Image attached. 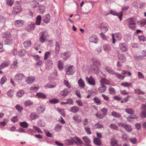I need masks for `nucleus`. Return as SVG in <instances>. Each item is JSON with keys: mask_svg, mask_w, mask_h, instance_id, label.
Returning a JSON list of instances; mask_svg holds the SVG:
<instances>
[{"mask_svg": "<svg viewBox=\"0 0 146 146\" xmlns=\"http://www.w3.org/2000/svg\"><path fill=\"white\" fill-rule=\"evenodd\" d=\"M41 19V16L40 15L38 16L36 18V24L39 25L40 23Z\"/></svg>", "mask_w": 146, "mask_h": 146, "instance_id": "obj_35", "label": "nucleus"}, {"mask_svg": "<svg viewBox=\"0 0 146 146\" xmlns=\"http://www.w3.org/2000/svg\"><path fill=\"white\" fill-rule=\"evenodd\" d=\"M35 28V24L31 23L30 24L28 25L26 27V29L29 31L33 30Z\"/></svg>", "mask_w": 146, "mask_h": 146, "instance_id": "obj_19", "label": "nucleus"}, {"mask_svg": "<svg viewBox=\"0 0 146 146\" xmlns=\"http://www.w3.org/2000/svg\"><path fill=\"white\" fill-rule=\"evenodd\" d=\"M100 82L101 85H104V84L109 85L110 84V82L109 80L103 77L101 78Z\"/></svg>", "mask_w": 146, "mask_h": 146, "instance_id": "obj_15", "label": "nucleus"}, {"mask_svg": "<svg viewBox=\"0 0 146 146\" xmlns=\"http://www.w3.org/2000/svg\"><path fill=\"white\" fill-rule=\"evenodd\" d=\"M111 115L116 117H119L121 116V115L119 113L115 111H113L111 113Z\"/></svg>", "mask_w": 146, "mask_h": 146, "instance_id": "obj_51", "label": "nucleus"}, {"mask_svg": "<svg viewBox=\"0 0 146 146\" xmlns=\"http://www.w3.org/2000/svg\"><path fill=\"white\" fill-rule=\"evenodd\" d=\"M108 27V24L106 23H101L100 26L101 31L104 33H106L107 31Z\"/></svg>", "mask_w": 146, "mask_h": 146, "instance_id": "obj_5", "label": "nucleus"}, {"mask_svg": "<svg viewBox=\"0 0 146 146\" xmlns=\"http://www.w3.org/2000/svg\"><path fill=\"white\" fill-rule=\"evenodd\" d=\"M26 54V51L24 49H22L18 52V55L21 56H23Z\"/></svg>", "mask_w": 146, "mask_h": 146, "instance_id": "obj_40", "label": "nucleus"}, {"mask_svg": "<svg viewBox=\"0 0 146 146\" xmlns=\"http://www.w3.org/2000/svg\"><path fill=\"white\" fill-rule=\"evenodd\" d=\"M105 69L109 73L111 74L114 75L115 74V71L112 70L111 67L108 66H107L105 68Z\"/></svg>", "mask_w": 146, "mask_h": 146, "instance_id": "obj_25", "label": "nucleus"}, {"mask_svg": "<svg viewBox=\"0 0 146 146\" xmlns=\"http://www.w3.org/2000/svg\"><path fill=\"white\" fill-rule=\"evenodd\" d=\"M111 144L112 146H120L117 144L116 141L114 139H111Z\"/></svg>", "mask_w": 146, "mask_h": 146, "instance_id": "obj_47", "label": "nucleus"}, {"mask_svg": "<svg viewBox=\"0 0 146 146\" xmlns=\"http://www.w3.org/2000/svg\"><path fill=\"white\" fill-rule=\"evenodd\" d=\"M108 112L107 109L105 108H104L102 109L100 111V112L103 114L105 116L107 115Z\"/></svg>", "mask_w": 146, "mask_h": 146, "instance_id": "obj_49", "label": "nucleus"}, {"mask_svg": "<svg viewBox=\"0 0 146 146\" xmlns=\"http://www.w3.org/2000/svg\"><path fill=\"white\" fill-rule=\"evenodd\" d=\"M36 96L40 98L44 99L46 98V95L43 93H37Z\"/></svg>", "mask_w": 146, "mask_h": 146, "instance_id": "obj_33", "label": "nucleus"}, {"mask_svg": "<svg viewBox=\"0 0 146 146\" xmlns=\"http://www.w3.org/2000/svg\"><path fill=\"white\" fill-rule=\"evenodd\" d=\"M79 86L81 88H84L85 86L84 82L82 80V78H80L78 81Z\"/></svg>", "mask_w": 146, "mask_h": 146, "instance_id": "obj_28", "label": "nucleus"}, {"mask_svg": "<svg viewBox=\"0 0 146 146\" xmlns=\"http://www.w3.org/2000/svg\"><path fill=\"white\" fill-rule=\"evenodd\" d=\"M14 2V0H7L6 3L7 5L11 6L13 5Z\"/></svg>", "mask_w": 146, "mask_h": 146, "instance_id": "obj_53", "label": "nucleus"}, {"mask_svg": "<svg viewBox=\"0 0 146 146\" xmlns=\"http://www.w3.org/2000/svg\"><path fill=\"white\" fill-rule=\"evenodd\" d=\"M86 79L89 84L90 85H95V82L93 77L91 76L89 78L86 77Z\"/></svg>", "mask_w": 146, "mask_h": 146, "instance_id": "obj_10", "label": "nucleus"}, {"mask_svg": "<svg viewBox=\"0 0 146 146\" xmlns=\"http://www.w3.org/2000/svg\"><path fill=\"white\" fill-rule=\"evenodd\" d=\"M82 139L84 142H86V143H90L91 141L89 138L86 136L83 137Z\"/></svg>", "mask_w": 146, "mask_h": 146, "instance_id": "obj_42", "label": "nucleus"}, {"mask_svg": "<svg viewBox=\"0 0 146 146\" xmlns=\"http://www.w3.org/2000/svg\"><path fill=\"white\" fill-rule=\"evenodd\" d=\"M98 40V37L94 35L90 37L89 38L90 42L96 43Z\"/></svg>", "mask_w": 146, "mask_h": 146, "instance_id": "obj_18", "label": "nucleus"}, {"mask_svg": "<svg viewBox=\"0 0 146 146\" xmlns=\"http://www.w3.org/2000/svg\"><path fill=\"white\" fill-rule=\"evenodd\" d=\"M66 74L68 75H72L75 72L74 67L71 66L66 70Z\"/></svg>", "mask_w": 146, "mask_h": 146, "instance_id": "obj_3", "label": "nucleus"}, {"mask_svg": "<svg viewBox=\"0 0 146 146\" xmlns=\"http://www.w3.org/2000/svg\"><path fill=\"white\" fill-rule=\"evenodd\" d=\"M125 111L127 113L132 114L134 112V110L131 108H127L125 110Z\"/></svg>", "mask_w": 146, "mask_h": 146, "instance_id": "obj_54", "label": "nucleus"}, {"mask_svg": "<svg viewBox=\"0 0 146 146\" xmlns=\"http://www.w3.org/2000/svg\"><path fill=\"white\" fill-rule=\"evenodd\" d=\"M2 37L3 38H9L11 37V35L10 32H7L2 34Z\"/></svg>", "mask_w": 146, "mask_h": 146, "instance_id": "obj_31", "label": "nucleus"}, {"mask_svg": "<svg viewBox=\"0 0 146 146\" xmlns=\"http://www.w3.org/2000/svg\"><path fill=\"white\" fill-rule=\"evenodd\" d=\"M48 36V33L45 31H43L41 35L40 40L41 43H43L46 40V38Z\"/></svg>", "mask_w": 146, "mask_h": 146, "instance_id": "obj_9", "label": "nucleus"}, {"mask_svg": "<svg viewBox=\"0 0 146 146\" xmlns=\"http://www.w3.org/2000/svg\"><path fill=\"white\" fill-rule=\"evenodd\" d=\"M22 11V8L20 6H16L13 7L12 12L14 15L19 14Z\"/></svg>", "mask_w": 146, "mask_h": 146, "instance_id": "obj_1", "label": "nucleus"}, {"mask_svg": "<svg viewBox=\"0 0 146 146\" xmlns=\"http://www.w3.org/2000/svg\"><path fill=\"white\" fill-rule=\"evenodd\" d=\"M10 63L8 61L4 62L0 65V69L1 70L3 68L8 67L10 65Z\"/></svg>", "mask_w": 146, "mask_h": 146, "instance_id": "obj_21", "label": "nucleus"}, {"mask_svg": "<svg viewBox=\"0 0 146 146\" xmlns=\"http://www.w3.org/2000/svg\"><path fill=\"white\" fill-rule=\"evenodd\" d=\"M25 77L22 73L17 74L15 76V80L18 82H21L24 79Z\"/></svg>", "mask_w": 146, "mask_h": 146, "instance_id": "obj_2", "label": "nucleus"}, {"mask_svg": "<svg viewBox=\"0 0 146 146\" xmlns=\"http://www.w3.org/2000/svg\"><path fill=\"white\" fill-rule=\"evenodd\" d=\"M103 125L101 122H98L96 123L94 125V127L95 128H98L103 127Z\"/></svg>", "mask_w": 146, "mask_h": 146, "instance_id": "obj_36", "label": "nucleus"}, {"mask_svg": "<svg viewBox=\"0 0 146 146\" xmlns=\"http://www.w3.org/2000/svg\"><path fill=\"white\" fill-rule=\"evenodd\" d=\"M35 79V77L30 76L27 78L25 80L27 84H31L34 81Z\"/></svg>", "mask_w": 146, "mask_h": 146, "instance_id": "obj_13", "label": "nucleus"}, {"mask_svg": "<svg viewBox=\"0 0 146 146\" xmlns=\"http://www.w3.org/2000/svg\"><path fill=\"white\" fill-rule=\"evenodd\" d=\"M103 48L104 50L106 52H109L111 50V47L109 44H105L103 45Z\"/></svg>", "mask_w": 146, "mask_h": 146, "instance_id": "obj_27", "label": "nucleus"}, {"mask_svg": "<svg viewBox=\"0 0 146 146\" xmlns=\"http://www.w3.org/2000/svg\"><path fill=\"white\" fill-rule=\"evenodd\" d=\"M50 16L47 14L44 16L43 17V21L46 23H48L50 21Z\"/></svg>", "mask_w": 146, "mask_h": 146, "instance_id": "obj_32", "label": "nucleus"}, {"mask_svg": "<svg viewBox=\"0 0 146 146\" xmlns=\"http://www.w3.org/2000/svg\"><path fill=\"white\" fill-rule=\"evenodd\" d=\"M32 42L31 40H28L24 41L23 44L24 48H29L31 46Z\"/></svg>", "mask_w": 146, "mask_h": 146, "instance_id": "obj_16", "label": "nucleus"}, {"mask_svg": "<svg viewBox=\"0 0 146 146\" xmlns=\"http://www.w3.org/2000/svg\"><path fill=\"white\" fill-rule=\"evenodd\" d=\"M45 109V107L44 106H39L37 110V112L38 113L41 114L43 113Z\"/></svg>", "mask_w": 146, "mask_h": 146, "instance_id": "obj_22", "label": "nucleus"}, {"mask_svg": "<svg viewBox=\"0 0 146 146\" xmlns=\"http://www.w3.org/2000/svg\"><path fill=\"white\" fill-rule=\"evenodd\" d=\"M135 92L138 95L144 94L145 93L144 92L138 89H135Z\"/></svg>", "mask_w": 146, "mask_h": 146, "instance_id": "obj_58", "label": "nucleus"}, {"mask_svg": "<svg viewBox=\"0 0 146 146\" xmlns=\"http://www.w3.org/2000/svg\"><path fill=\"white\" fill-rule=\"evenodd\" d=\"M94 65L95 66V67H94V70H96L100 66L101 63L100 62L97 60H95L94 62Z\"/></svg>", "mask_w": 146, "mask_h": 146, "instance_id": "obj_30", "label": "nucleus"}, {"mask_svg": "<svg viewBox=\"0 0 146 146\" xmlns=\"http://www.w3.org/2000/svg\"><path fill=\"white\" fill-rule=\"evenodd\" d=\"M109 93L112 95L114 94L115 93V90L114 88L110 87L109 89Z\"/></svg>", "mask_w": 146, "mask_h": 146, "instance_id": "obj_50", "label": "nucleus"}, {"mask_svg": "<svg viewBox=\"0 0 146 146\" xmlns=\"http://www.w3.org/2000/svg\"><path fill=\"white\" fill-rule=\"evenodd\" d=\"M7 80V79L5 76H3L1 79L0 84L2 85H3V84L6 82Z\"/></svg>", "mask_w": 146, "mask_h": 146, "instance_id": "obj_63", "label": "nucleus"}, {"mask_svg": "<svg viewBox=\"0 0 146 146\" xmlns=\"http://www.w3.org/2000/svg\"><path fill=\"white\" fill-rule=\"evenodd\" d=\"M95 115L98 118L100 119H102L105 117L103 114H102L101 112L100 113H97L95 114Z\"/></svg>", "mask_w": 146, "mask_h": 146, "instance_id": "obj_55", "label": "nucleus"}, {"mask_svg": "<svg viewBox=\"0 0 146 146\" xmlns=\"http://www.w3.org/2000/svg\"><path fill=\"white\" fill-rule=\"evenodd\" d=\"M112 37L113 43H115V40L114 38V36H115V37L118 40H120L121 38V34L119 33H116L115 34V35L112 34Z\"/></svg>", "mask_w": 146, "mask_h": 146, "instance_id": "obj_11", "label": "nucleus"}, {"mask_svg": "<svg viewBox=\"0 0 146 146\" xmlns=\"http://www.w3.org/2000/svg\"><path fill=\"white\" fill-rule=\"evenodd\" d=\"M38 117L39 116L35 113H32L30 116V118L31 120H34Z\"/></svg>", "mask_w": 146, "mask_h": 146, "instance_id": "obj_37", "label": "nucleus"}, {"mask_svg": "<svg viewBox=\"0 0 146 146\" xmlns=\"http://www.w3.org/2000/svg\"><path fill=\"white\" fill-rule=\"evenodd\" d=\"M119 48L120 50L123 52L127 51L128 49L127 45L124 43L120 44Z\"/></svg>", "mask_w": 146, "mask_h": 146, "instance_id": "obj_7", "label": "nucleus"}, {"mask_svg": "<svg viewBox=\"0 0 146 146\" xmlns=\"http://www.w3.org/2000/svg\"><path fill=\"white\" fill-rule=\"evenodd\" d=\"M79 110V108L76 106H73L71 108L70 111L73 113H76Z\"/></svg>", "mask_w": 146, "mask_h": 146, "instance_id": "obj_24", "label": "nucleus"}, {"mask_svg": "<svg viewBox=\"0 0 146 146\" xmlns=\"http://www.w3.org/2000/svg\"><path fill=\"white\" fill-rule=\"evenodd\" d=\"M63 83L68 88H71V86L68 81L64 79Z\"/></svg>", "mask_w": 146, "mask_h": 146, "instance_id": "obj_46", "label": "nucleus"}, {"mask_svg": "<svg viewBox=\"0 0 146 146\" xmlns=\"http://www.w3.org/2000/svg\"><path fill=\"white\" fill-rule=\"evenodd\" d=\"M94 102L98 104H101V101L97 97H96L94 98Z\"/></svg>", "mask_w": 146, "mask_h": 146, "instance_id": "obj_61", "label": "nucleus"}, {"mask_svg": "<svg viewBox=\"0 0 146 146\" xmlns=\"http://www.w3.org/2000/svg\"><path fill=\"white\" fill-rule=\"evenodd\" d=\"M94 143L97 145H100L101 144L100 140L98 138H95L94 140Z\"/></svg>", "mask_w": 146, "mask_h": 146, "instance_id": "obj_39", "label": "nucleus"}, {"mask_svg": "<svg viewBox=\"0 0 146 146\" xmlns=\"http://www.w3.org/2000/svg\"><path fill=\"white\" fill-rule=\"evenodd\" d=\"M58 66L60 70H62L63 68V63L62 60H59L58 61Z\"/></svg>", "mask_w": 146, "mask_h": 146, "instance_id": "obj_26", "label": "nucleus"}, {"mask_svg": "<svg viewBox=\"0 0 146 146\" xmlns=\"http://www.w3.org/2000/svg\"><path fill=\"white\" fill-rule=\"evenodd\" d=\"M24 24V21L21 20H19L15 21V24L16 27H21Z\"/></svg>", "mask_w": 146, "mask_h": 146, "instance_id": "obj_14", "label": "nucleus"}, {"mask_svg": "<svg viewBox=\"0 0 146 146\" xmlns=\"http://www.w3.org/2000/svg\"><path fill=\"white\" fill-rule=\"evenodd\" d=\"M114 75H115L118 78L121 80L123 79L125 77L124 76H123L121 74L117 73L115 72Z\"/></svg>", "mask_w": 146, "mask_h": 146, "instance_id": "obj_56", "label": "nucleus"}, {"mask_svg": "<svg viewBox=\"0 0 146 146\" xmlns=\"http://www.w3.org/2000/svg\"><path fill=\"white\" fill-rule=\"evenodd\" d=\"M4 42L7 44L11 45L13 44L12 39H6L5 40Z\"/></svg>", "mask_w": 146, "mask_h": 146, "instance_id": "obj_52", "label": "nucleus"}, {"mask_svg": "<svg viewBox=\"0 0 146 146\" xmlns=\"http://www.w3.org/2000/svg\"><path fill=\"white\" fill-rule=\"evenodd\" d=\"M118 56L119 59L122 63L124 62L126 60V58L123 54H119Z\"/></svg>", "mask_w": 146, "mask_h": 146, "instance_id": "obj_23", "label": "nucleus"}, {"mask_svg": "<svg viewBox=\"0 0 146 146\" xmlns=\"http://www.w3.org/2000/svg\"><path fill=\"white\" fill-rule=\"evenodd\" d=\"M39 11L41 13H43L45 10V7L42 5L39 7Z\"/></svg>", "mask_w": 146, "mask_h": 146, "instance_id": "obj_60", "label": "nucleus"}, {"mask_svg": "<svg viewBox=\"0 0 146 146\" xmlns=\"http://www.w3.org/2000/svg\"><path fill=\"white\" fill-rule=\"evenodd\" d=\"M20 125L24 128H27L28 126V124L25 121L20 123Z\"/></svg>", "mask_w": 146, "mask_h": 146, "instance_id": "obj_48", "label": "nucleus"}, {"mask_svg": "<svg viewBox=\"0 0 146 146\" xmlns=\"http://www.w3.org/2000/svg\"><path fill=\"white\" fill-rule=\"evenodd\" d=\"M24 91L22 90H21L18 91L17 93V96L19 97H21L24 94Z\"/></svg>", "mask_w": 146, "mask_h": 146, "instance_id": "obj_43", "label": "nucleus"}, {"mask_svg": "<svg viewBox=\"0 0 146 146\" xmlns=\"http://www.w3.org/2000/svg\"><path fill=\"white\" fill-rule=\"evenodd\" d=\"M56 85V84L54 82H50L47 84L45 87L46 88H52L54 87Z\"/></svg>", "mask_w": 146, "mask_h": 146, "instance_id": "obj_29", "label": "nucleus"}, {"mask_svg": "<svg viewBox=\"0 0 146 146\" xmlns=\"http://www.w3.org/2000/svg\"><path fill=\"white\" fill-rule=\"evenodd\" d=\"M141 117L142 118L146 117V111L143 110L141 111L140 113Z\"/></svg>", "mask_w": 146, "mask_h": 146, "instance_id": "obj_59", "label": "nucleus"}, {"mask_svg": "<svg viewBox=\"0 0 146 146\" xmlns=\"http://www.w3.org/2000/svg\"><path fill=\"white\" fill-rule=\"evenodd\" d=\"M110 127L111 129L115 130H117L118 128V127L116 125L113 124H111Z\"/></svg>", "mask_w": 146, "mask_h": 146, "instance_id": "obj_64", "label": "nucleus"}, {"mask_svg": "<svg viewBox=\"0 0 146 146\" xmlns=\"http://www.w3.org/2000/svg\"><path fill=\"white\" fill-rule=\"evenodd\" d=\"M70 54L68 52H65L61 54V56L63 60L65 61L67 59V58L69 57Z\"/></svg>", "mask_w": 146, "mask_h": 146, "instance_id": "obj_20", "label": "nucleus"}, {"mask_svg": "<svg viewBox=\"0 0 146 146\" xmlns=\"http://www.w3.org/2000/svg\"><path fill=\"white\" fill-rule=\"evenodd\" d=\"M18 62L17 60H15L13 62L11 65V67L13 68H16L17 67Z\"/></svg>", "mask_w": 146, "mask_h": 146, "instance_id": "obj_45", "label": "nucleus"}, {"mask_svg": "<svg viewBox=\"0 0 146 146\" xmlns=\"http://www.w3.org/2000/svg\"><path fill=\"white\" fill-rule=\"evenodd\" d=\"M125 129L128 132H131L132 130V128L131 125H125L124 126Z\"/></svg>", "mask_w": 146, "mask_h": 146, "instance_id": "obj_34", "label": "nucleus"}, {"mask_svg": "<svg viewBox=\"0 0 146 146\" xmlns=\"http://www.w3.org/2000/svg\"><path fill=\"white\" fill-rule=\"evenodd\" d=\"M59 102V100L56 98H54L49 100L50 102L52 104L58 103Z\"/></svg>", "mask_w": 146, "mask_h": 146, "instance_id": "obj_57", "label": "nucleus"}, {"mask_svg": "<svg viewBox=\"0 0 146 146\" xmlns=\"http://www.w3.org/2000/svg\"><path fill=\"white\" fill-rule=\"evenodd\" d=\"M127 21L128 24L129 25V27L132 29L134 28L135 27V20L132 18H130L127 19Z\"/></svg>", "mask_w": 146, "mask_h": 146, "instance_id": "obj_4", "label": "nucleus"}, {"mask_svg": "<svg viewBox=\"0 0 146 146\" xmlns=\"http://www.w3.org/2000/svg\"><path fill=\"white\" fill-rule=\"evenodd\" d=\"M98 90L101 93L104 92L106 90V87L104 85H101V87L99 88Z\"/></svg>", "mask_w": 146, "mask_h": 146, "instance_id": "obj_41", "label": "nucleus"}, {"mask_svg": "<svg viewBox=\"0 0 146 146\" xmlns=\"http://www.w3.org/2000/svg\"><path fill=\"white\" fill-rule=\"evenodd\" d=\"M73 118V120L77 122H80L82 119L81 117L77 114L75 115Z\"/></svg>", "mask_w": 146, "mask_h": 146, "instance_id": "obj_17", "label": "nucleus"}, {"mask_svg": "<svg viewBox=\"0 0 146 146\" xmlns=\"http://www.w3.org/2000/svg\"><path fill=\"white\" fill-rule=\"evenodd\" d=\"M75 139H76L80 144H83V142L80 139L77 137H75L74 138H72V139L71 141H70V142H69V144L70 145H73L74 143L76 144L77 143V142L75 140Z\"/></svg>", "mask_w": 146, "mask_h": 146, "instance_id": "obj_8", "label": "nucleus"}, {"mask_svg": "<svg viewBox=\"0 0 146 146\" xmlns=\"http://www.w3.org/2000/svg\"><path fill=\"white\" fill-rule=\"evenodd\" d=\"M69 93V91L67 89H65L60 92L58 94V96L62 99H63Z\"/></svg>", "mask_w": 146, "mask_h": 146, "instance_id": "obj_6", "label": "nucleus"}, {"mask_svg": "<svg viewBox=\"0 0 146 146\" xmlns=\"http://www.w3.org/2000/svg\"><path fill=\"white\" fill-rule=\"evenodd\" d=\"M110 13L113 15H117L118 17H119L120 21H121L122 17L123 15V13L122 12H121L118 13H117L115 11L112 10H111Z\"/></svg>", "mask_w": 146, "mask_h": 146, "instance_id": "obj_12", "label": "nucleus"}, {"mask_svg": "<svg viewBox=\"0 0 146 146\" xmlns=\"http://www.w3.org/2000/svg\"><path fill=\"white\" fill-rule=\"evenodd\" d=\"M33 103L30 100H28L26 101L25 103V104L27 106H30L33 104Z\"/></svg>", "mask_w": 146, "mask_h": 146, "instance_id": "obj_62", "label": "nucleus"}, {"mask_svg": "<svg viewBox=\"0 0 146 146\" xmlns=\"http://www.w3.org/2000/svg\"><path fill=\"white\" fill-rule=\"evenodd\" d=\"M62 127V126L61 125L58 124L56 125L54 129L56 131L58 132L61 130Z\"/></svg>", "mask_w": 146, "mask_h": 146, "instance_id": "obj_38", "label": "nucleus"}, {"mask_svg": "<svg viewBox=\"0 0 146 146\" xmlns=\"http://www.w3.org/2000/svg\"><path fill=\"white\" fill-rule=\"evenodd\" d=\"M139 38L141 44H144L145 41V38L143 36H139Z\"/></svg>", "mask_w": 146, "mask_h": 146, "instance_id": "obj_44", "label": "nucleus"}]
</instances>
